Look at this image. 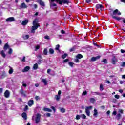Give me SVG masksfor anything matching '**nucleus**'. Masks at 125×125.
<instances>
[{"label": "nucleus", "mask_w": 125, "mask_h": 125, "mask_svg": "<svg viewBox=\"0 0 125 125\" xmlns=\"http://www.w3.org/2000/svg\"><path fill=\"white\" fill-rule=\"evenodd\" d=\"M113 19H115V20H117V21H120V20H122V18L120 17H117L115 15H122V13H121L118 9H115L113 12V14L111 15Z\"/></svg>", "instance_id": "f257e3e1"}, {"label": "nucleus", "mask_w": 125, "mask_h": 125, "mask_svg": "<svg viewBox=\"0 0 125 125\" xmlns=\"http://www.w3.org/2000/svg\"><path fill=\"white\" fill-rule=\"evenodd\" d=\"M41 114L37 113L36 115V117L35 118V123L36 124H39V122L41 121Z\"/></svg>", "instance_id": "f03ea898"}, {"label": "nucleus", "mask_w": 125, "mask_h": 125, "mask_svg": "<svg viewBox=\"0 0 125 125\" xmlns=\"http://www.w3.org/2000/svg\"><path fill=\"white\" fill-rule=\"evenodd\" d=\"M89 109H92V106H88L85 109V113L88 117H89V116H90V111H89Z\"/></svg>", "instance_id": "7ed1b4c3"}, {"label": "nucleus", "mask_w": 125, "mask_h": 125, "mask_svg": "<svg viewBox=\"0 0 125 125\" xmlns=\"http://www.w3.org/2000/svg\"><path fill=\"white\" fill-rule=\"evenodd\" d=\"M21 95H23L24 97H27V95L26 93H27V91H24L23 89H21L19 91Z\"/></svg>", "instance_id": "20e7f679"}, {"label": "nucleus", "mask_w": 125, "mask_h": 125, "mask_svg": "<svg viewBox=\"0 0 125 125\" xmlns=\"http://www.w3.org/2000/svg\"><path fill=\"white\" fill-rule=\"evenodd\" d=\"M19 7L21 9H25L26 8H28V6L26 5V3L23 2L22 3L21 5H20Z\"/></svg>", "instance_id": "39448f33"}, {"label": "nucleus", "mask_w": 125, "mask_h": 125, "mask_svg": "<svg viewBox=\"0 0 125 125\" xmlns=\"http://www.w3.org/2000/svg\"><path fill=\"white\" fill-rule=\"evenodd\" d=\"M117 62H118V59H117V58H116V56H114L113 58L111 60V63L113 65H115Z\"/></svg>", "instance_id": "423d86ee"}, {"label": "nucleus", "mask_w": 125, "mask_h": 125, "mask_svg": "<svg viewBox=\"0 0 125 125\" xmlns=\"http://www.w3.org/2000/svg\"><path fill=\"white\" fill-rule=\"evenodd\" d=\"M4 95L5 98H8L10 96V92L8 90H6L4 93Z\"/></svg>", "instance_id": "0eeeda50"}, {"label": "nucleus", "mask_w": 125, "mask_h": 125, "mask_svg": "<svg viewBox=\"0 0 125 125\" xmlns=\"http://www.w3.org/2000/svg\"><path fill=\"white\" fill-rule=\"evenodd\" d=\"M95 7L96 9H100L101 10H103V9H104L103 6L100 4L96 5Z\"/></svg>", "instance_id": "6e6552de"}, {"label": "nucleus", "mask_w": 125, "mask_h": 125, "mask_svg": "<svg viewBox=\"0 0 125 125\" xmlns=\"http://www.w3.org/2000/svg\"><path fill=\"white\" fill-rule=\"evenodd\" d=\"M60 3L61 5H62V4H63V3H64V4H69V3H70V1L68 0H62L60 2Z\"/></svg>", "instance_id": "1a4fd4ad"}, {"label": "nucleus", "mask_w": 125, "mask_h": 125, "mask_svg": "<svg viewBox=\"0 0 125 125\" xmlns=\"http://www.w3.org/2000/svg\"><path fill=\"white\" fill-rule=\"evenodd\" d=\"M6 22H13L15 21V19L13 17H9L6 19Z\"/></svg>", "instance_id": "9d476101"}, {"label": "nucleus", "mask_w": 125, "mask_h": 125, "mask_svg": "<svg viewBox=\"0 0 125 125\" xmlns=\"http://www.w3.org/2000/svg\"><path fill=\"white\" fill-rule=\"evenodd\" d=\"M38 3H39L41 6H43V7H44L45 6V4L44 3V2L42 1V0H37Z\"/></svg>", "instance_id": "9b49d317"}, {"label": "nucleus", "mask_w": 125, "mask_h": 125, "mask_svg": "<svg viewBox=\"0 0 125 125\" xmlns=\"http://www.w3.org/2000/svg\"><path fill=\"white\" fill-rule=\"evenodd\" d=\"M30 69H31L30 66H26L22 70V73H27V72H28L30 70Z\"/></svg>", "instance_id": "f8f14e48"}, {"label": "nucleus", "mask_w": 125, "mask_h": 125, "mask_svg": "<svg viewBox=\"0 0 125 125\" xmlns=\"http://www.w3.org/2000/svg\"><path fill=\"white\" fill-rule=\"evenodd\" d=\"M38 29V27L37 25H33L32 26L31 33H32V34H35V31Z\"/></svg>", "instance_id": "ddd939ff"}, {"label": "nucleus", "mask_w": 125, "mask_h": 125, "mask_svg": "<svg viewBox=\"0 0 125 125\" xmlns=\"http://www.w3.org/2000/svg\"><path fill=\"white\" fill-rule=\"evenodd\" d=\"M6 77H7V75H6L5 71L2 72V74L0 76V79H1L2 80V79H4V78H6Z\"/></svg>", "instance_id": "4468645a"}, {"label": "nucleus", "mask_w": 125, "mask_h": 125, "mask_svg": "<svg viewBox=\"0 0 125 125\" xmlns=\"http://www.w3.org/2000/svg\"><path fill=\"white\" fill-rule=\"evenodd\" d=\"M21 117L24 119V120H27L28 119L27 114L26 112H23L21 114Z\"/></svg>", "instance_id": "2eb2a0df"}, {"label": "nucleus", "mask_w": 125, "mask_h": 125, "mask_svg": "<svg viewBox=\"0 0 125 125\" xmlns=\"http://www.w3.org/2000/svg\"><path fill=\"white\" fill-rule=\"evenodd\" d=\"M8 48H9V45H8V43H6L5 44L3 47L4 51H6Z\"/></svg>", "instance_id": "dca6fc26"}, {"label": "nucleus", "mask_w": 125, "mask_h": 125, "mask_svg": "<svg viewBox=\"0 0 125 125\" xmlns=\"http://www.w3.org/2000/svg\"><path fill=\"white\" fill-rule=\"evenodd\" d=\"M33 104H34V100H30L28 101V105L29 107H32V106H33Z\"/></svg>", "instance_id": "f3484780"}, {"label": "nucleus", "mask_w": 125, "mask_h": 125, "mask_svg": "<svg viewBox=\"0 0 125 125\" xmlns=\"http://www.w3.org/2000/svg\"><path fill=\"white\" fill-rule=\"evenodd\" d=\"M39 22V19L36 18L33 21V26H36V25L38 24V22Z\"/></svg>", "instance_id": "a211bd4d"}, {"label": "nucleus", "mask_w": 125, "mask_h": 125, "mask_svg": "<svg viewBox=\"0 0 125 125\" xmlns=\"http://www.w3.org/2000/svg\"><path fill=\"white\" fill-rule=\"evenodd\" d=\"M28 23H29V20H25L22 21V22L21 23V25H22V26H26V25H27V24Z\"/></svg>", "instance_id": "6ab92c4d"}, {"label": "nucleus", "mask_w": 125, "mask_h": 125, "mask_svg": "<svg viewBox=\"0 0 125 125\" xmlns=\"http://www.w3.org/2000/svg\"><path fill=\"white\" fill-rule=\"evenodd\" d=\"M100 58V56L98 55L96 57H93L91 58V61H96L97 59H99Z\"/></svg>", "instance_id": "aec40b11"}, {"label": "nucleus", "mask_w": 125, "mask_h": 125, "mask_svg": "<svg viewBox=\"0 0 125 125\" xmlns=\"http://www.w3.org/2000/svg\"><path fill=\"white\" fill-rule=\"evenodd\" d=\"M0 54L2 56V57H3V58H5V57H6V55L4 53V51L3 50H2L0 51Z\"/></svg>", "instance_id": "412c9836"}, {"label": "nucleus", "mask_w": 125, "mask_h": 125, "mask_svg": "<svg viewBox=\"0 0 125 125\" xmlns=\"http://www.w3.org/2000/svg\"><path fill=\"white\" fill-rule=\"evenodd\" d=\"M43 111H44V112H52V110L51 109L47 107H44Z\"/></svg>", "instance_id": "4be33fe9"}, {"label": "nucleus", "mask_w": 125, "mask_h": 125, "mask_svg": "<svg viewBox=\"0 0 125 125\" xmlns=\"http://www.w3.org/2000/svg\"><path fill=\"white\" fill-rule=\"evenodd\" d=\"M50 7H53V6H57V4H56L54 2L51 1L50 2Z\"/></svg>", "instance_id": "5701e85b"}, {"label": "nucleus", "mask_w": 125, "mask_h": 125, "mask_svg": "<svg viewBox=\"0 0 125 125\" xmlns=\"http://www.w3.org/2000/svg\"><path fill=\"white\" fill-rule=\"evenodd\" d=\"M42 83H43L44 85H47V81L45 79H42L41 81Z\"/></svg>", "instance_id": "b1692460"}, {"label": "nucleus", "mask_w": 125, "mask_h": 125, "mask_svg": "<svg viewBox=\"0 0 125 125\" xmlns=\"http://www.w3.org/2000/svg\"><path fill=\"white\" fill-rule=\"evenodd\" d=\"M76 46H73V47L69 49V52H73V51H75V50H76Z\"/></svg>", "instance_id": "393cba45"}, {"label": "nucleus", "mask_w": 125, "mask_h": 125, "mask_svg": "<svg viewBox=\"0 0 125 125\" xmlns=\"http://www.w3.org/2000/svg\"><path fill=\"white\" fill-rule=\"evenodd\" d=\"M38 68H39V65H38V63H35L33 65V70H37Z\"/></svg>", "instance_id": "a878e982"}, {"label": "nucleus", "mask_w": 125, "mask_h": 125, "mask_svg": "<svg viewBox=\"0 0 125 125\" xmlns=\"http://www.w3.org/2000/svg\"><path fill=\"white\" fill-rule=\"evenodd\" d=\"M83 55L81 54H78L76 56V58H77V59H81V58H83Z\"/></svg>", "instance_id": "bb28decb"}, {"label": "nucleus", "mask_w": 125, "mask_h": 125, "mask_svg": "<svg viewBox=\"0 0 125 125\" xmlns=\"http://www.w3.org/2000/svg\"><path fill=\"white\" fill-rule=\"evenodd\" d=\"M97 115H98V112H97V110L96 109H95L94 110L93 116L94 117H96V116H97Z\"/></svg>", "instance_id": "cd10ccee"}, {"label": "nucleus", "mask_w": 125, "mask_h": 125, "mask_svg": "<svg viewBox=\"0 0 125 125\" xmlns=\"http://www.w3.org/2000/svg\"><path fill=\"white\" fill-rule=\"evenodd\" d=\"M49 52L50 54H54V50L51 48L49 49Z\"/></svg>", "instance_id": "c85d7f7f"}, {"label": "nucleus", "mask_w": 125, "mask_h": 125, "mask_svg": "<svg viewBox=\"0 0 125 125\" xmlns=\"http://www.w3.org/2000/svg\"><path fill=\"white\" fill-rule=\"evenodd\" d=\"M96 101V100H95V99H94V98H91L90 99V102L91 103H94V102H95Z\"/></svg>", "instance_id": "c756f323"}, {"label": "nucleus", "mask_w": 125, "mask_h": 125, "mask_svg": "<svg viewBox=\"0 0 125 125\" xmlns=\"http://www.w3.org/2000/svg\"><path fill=\"white\" fill-rule=\"evenodd\" d=\"M55 99H56V101H59L60 100V96L58 95H56L55 97Z\"/></svg>", "instance_id": "7c9ffc66"}, {"label": "nucleus", "mask_w": 125, "mask_h": 125, "mask_svg": "<svg viewBox=\"0 0 125 125\" xmlns=\"http://www.w3.org/2000/svg\"><path fill=\"white\" fill-rule=\"evenodd\" d=\"M51 1H52V2H54V1H55V2H56L57 3H59V4H60V1H61V0H51Z\"/></svg>", "instance_id": "2f4dec72"}, {"label": "nucleus", "mask_w": 125, "mask_h": 125, "mask_svg": "<svg viewBox=\"0 0 125 125\" xmlns=\"http://www.w3.org/2000/svg\"><path fill=\"white\" fill-rule=\"evenodd\" d=\"M60 111L61 113H65L66 112V109H65V108L62 107V108H60Z\"/></svg>", "instance_id": "473e14b6"}, {"label": "nucleus", "mask_w": 125, "mask_h": 125, "mask_svg": "<svg viewBox=\"0 0 125 125\" xmlns=\"http://www.w3.org/2000/svg\"><path fill=\"white\" fill-rule=\"evenodd\" d=\"M67 56H68V54L64 53L63 55H62V59H65Z\"/></svg>", "instance_id": "72a5a7b5"}, {"label": "nucleus", "mask_w": 125, "mask_h": 125, "mask_svg": "<svg viewBox=\"0 0 125 125\" xmlns=\"http://www.w3.org/2000/svg\"><path fill=\"white\" fill-rule=\"evenodd\" d=\"M121 117H122V115L121 114V113H119L118 114H117L116 116V119L117 120H120V119H121Z\"/></svg>", "instance_id": "f704fd0d"}, {"label": "nucleus", "mask_w": 125, "mask_h": 125, "mask_svg": "<svg viewBox=\"0 0 125 125\" xmlns=\"http://www.w3.org/2000/svg\"><path fill=\"white\" fill-rule=\"evenodd\" d=\"M47 53H48L47 49L44 48L43 50V54L44 55H47Z\"/></svg>", "instance_id": "c9c22d12"}, {"label": "nucleus", "mask_w": 125, "mask_h": 125, "mask_svg": "<svg viewBox=\"0 0 125 125\" xmlns=\"http://www.w3.org/2000/svg\"><path fill=\"white\" fill-rule=\"evenodd\" d=\"M102 62H103L104 64H108V61L106 59H103Z\"/></svg>", "instance_id": "e433bc0d"}, {"label": "nucleus", "mask_w": 125, "mask_h": 125, "mask_svg": "<svg viewBox=\"0 0 125 125\" xmlns=\"http://www.w3.org/2000/svg\"><path fill=\"white\" fill-rule=\"evenodd\" d=\"M100 89L101 91H103V90L104 89V88H103V85H102V84L100 85Z\"/></svg>", "instance_id": "4c0bfd02"}, {"label": "nucleus", "mask_w": 125, "mask_h": 125, "mask_svg": "<svg viewBox=\"0 0 125 125\" xmlns=\"http://www.w3.org/2000/svg\"><path fill=\"white\" fill-rule=\"evenodd\" d=\"M70 61V60L69 59H66L64 60L63 61L62 63H67Z\"/></svg>", "instance_id": "58836bf2"}, {"label": "nucleus", "mask_w": 125, "mask_h": 125, "mask_svg": "<svg viewBox=\"0 0 125 125\" xmlns=\"http://www.w3.org/2000/svg\"><path fill=\"white\" fill-rule=\"evenodd\" d=\"M12 52H13L12 49L10 48L8 52V54H12Z\"/></svg>", "instance_id": "ea45409f"}, {"label": "nucleus", "mask_w": 125, "mask_h": 125, "mask_svg": "<svg viewBox=\"0 0 125 125\" xmlns=\"http://www.w3.org/2000/svg\"><path fill=\"white\" fill-rule=\"evenodd\" d=\"M12 73H13V69L11 68L9 69V74H10V75H11V74H12Z\"/></svg>", "instance_id": "a19ab883"}, {"label": "nucleus", "mask_w": 125, "mask_h": 125, "mask_svg": "<svg viewBox=\"0 0 125 125\" xmlns=\"http://www.w3.org/2000/svg\"><path fill=\"white\" fill-rule=\"evenodd\" d=\"M59 47H60V45L59 44L57 45L55 48V50L58 51L59 50Z\"/></svg>", "instance_id": "79ce46f5"}, {"label": "nucleus", "mask_w": 125, "mask_h": 125, "mask_svg": "<svg viewBox=\"0 0 125 125\" xmlns=\"http://www.w3.org/2000/svg\"><path fill=\"white\" fill-rule=\"evenodd\" d=\"M28 109H29V107L28 106V105H26L25 108H24L23 110L24 111V112H26V111L28 110Z\"/></svg>", "instance_id": "37998d69"}, {"label": "nucleus", "mask_w": 125, "mask_h": 125, "mask_svg": "<svg viewBox=\"0 0 125 125\" xmlns=\"http://www.w3.org/2000/svg\"><path fill=\"white\" fill-rule=\"evenodd\" d=\"M75 119L76 120H80L81 119V116L80 115H76Z\"/></svg>", "instance_id": "c03bdc74"}, {"label": "nucleus", "mask_w": 125, "mask_h": 125, "mask_svg": "<svg viewBox=\"0 0 125 125\" xmlns=\"http://www.w3.org/2000/svg\"><path fill=\"white\" fill-rule=\"evenodd\" d=\"M45 116L47 117H50V116H51V114H50V113H46L45 114Z\"/></svg>", "instance_id": "a18cd8bd"}, {"label": "nucleus", "mask_w": 125, "mask_h": 125, "mask_svg": "<svg viewBox=\"0 0 125 125\" xmlns=\"http://www.w3.org/2000/svg\"><path fill=\"white\" fill-rule=\"evenodd\" d=\"M68 64L69 65V66H70V67H73V65H74V63H73L72 62H69L68 63Z\"/></svg>", "instance_id": "49530a36"}, {"label": "nucleus", "mask_w": 125, "mask_h": 125, "mask_svg": "<svg viewBox=\"0 0 125 125\" xmlns=\"http://www.w3.org/2000/svg\"><path fill=\"white\" fill-rule=\"evenodd\" d=\"M22 62H26V57L23 56L22 59L21 60Z\"/></svg>", "instance_id": "de8ad7c7"}, {"label": "nucleus", "mask_w": 125, "mask_h": 125, "mask_svg": "<svg viewBox=\"0 0 125 125\" xmlns=\"http://www.w3.org/2000/svg\"><path fill=\"white\" fill-rule=\"evenodd\" d=\"M35 48H36V50H38V49H40V48H41V46H40V45H37L35 47Z\"/></svg>", "instance_id": "09e8293b"}, {"label": "nucleus", "mask_w": 125, "mask_h": 125, "mask_svg": "<svg viewBox=\"0 0 125 125\" xmlns=\"http://www.w3.org/2000/svg\"><path fill=\"white\" fill-rule=\"evenodd\" d=\"M44 39H45V40H49L50 39L48 35H46V36H44Z\"/></svg>", "instance_id": "8fccbe9b"}, {"label": "nucleus", "mask_w": 125, "mask_h": 125, "mask_svg": "<svg viewBox=\"0 0 125 125\" xmlns=\"http://www.w3.org/2000/svg\"><path fill=\"white\" fill-rule=\"evenodd\" d=\"M114 97L116 98V99H119L120 98V96L119 95H115Z\"/></svg>", "instance_id": "3c124183"}, {"label": "nucleus", "mask_w": 125, "mask_h": 125, "mask_svg": "<svg viewBox=\"0 0 125 125\" xmlns=\"http://www.w3.org/2000/svg\"><path fill=\"white\" fill-rule=\"evenodd\" d=\"M82 118L84 119H86V116H85L84 114H82Z\"/></svg>", "instance_id": "603ef678"}, {"label": "nucleus", "mask_w": 125, "mask_h": 125, "mask_svg": "<svg viewBox=\"0 0 125 125\" xmlns=\"http://www.w3.org/2000/svg\"><path fill=\"white\" fill-rule=\"evenodd\" d=\"M38 64H39V65H40V64H42V60H39L38 62H37Z\"/></svg>", "instance_id": "864d4df0"}, {"label": "nucleus", "mask_w": 125, "mask_h": 125, "mask_svg": "<svg viewBox=\"0 0 125 125\" xmlns=\"http://www.w3.org/2000/svg\"><path fill=\"white\" fill-rule=\"evenodd\" d=\"M94 93H95V94H96L97 95H101V93H99V92H95Z\"/></svg>", "instance_id": "5fc2aeb1"}, {"label": "nucleus", "mask_w": 125, "mask_h": 125, "mask_svg": "<svg viewBox=\"0 0 125 125\" xmlns=\"http://www.w3.org/2000/svg\"><path fill=\"white\" fill-rule=\"evenodd\" d=\"M83 95H86L87 94V92L86 91H84L83 92Z\"/></svg>", "instance_id": "6e6d98bb"}, {"label": "nucleus", "mask_w": 125, "mask_h": 125, "mask_svg": "<svg viewBox=\"0 0 125 125\" xmlns=\"http://www.w3.org/2000/svg\"><path fill=\"white\" fill-rule=\"evenodd\" d=\"M52 110H53V111H54V112H55V111H56V109H55V107H54V106H51V107Z\"/></svg>", "instance_id": "4d7b16f0"}, {"label": "nucleus", "mask_w": 125, "mask_h": 125, "mask_svg": "<svg viewBox=\"0 0 125 125\" xmlns=\"http://www.w3.org/2000/svg\"><path fill=\"white\" fill-rule=\"evenodd\" d=\"M112 115H114V116H116V115H117V111H114L112 113Z\"/></svg>", "instance_id": "13d9d810"}, {"label": "nucleus", "mask_w": 125, "mask_h": 125, "mask_svg": "<svg viewBox=\"0 0 125 125\" xmlns=\"http://www.w3.org/2000/svg\"><path fill=\"white\" fill-rule=\"evenodd\" d=\"M75 62H76V63H79V62H80V60L76 59L75 60Z\"/></svg>", "instance_id": "bf43d9fd"}, {"label": "nucleus", "mask_w": 125, "mask_h": 125, "mask_svg": "<svg viewBox=\"0 0 125 125\" xmlns=\"http://www.w3.org/2000/svg\"><path fill=\"white\" fill-rule=\"evenodd\" d=\"M51 71V69H50V68L48 69L47 70V74H49V73H50Z\"/></svg>", "instance_id": "052dcab7"}, {"label": "nucleus", "mask_w": 125, "mask_h": 125, "mask_svg": "<svg viewBox=\"0 0 125 125\" xmlns=\"http://www.w3.org/2000/svg\"><path fill=\"white\" fill-rule=\"evenodd\" d=\"M105 107L104 105H102L101 106V109H102V110H105Z\"/></svg>", "instance_id": "680f3d73"}, {"label": "nucleus", "mask_w": 125, "mask_h": 125, "mask_svg": "<svg viewBox=\"0 0 125 125\" xmlns=\"http://www.w3.org/2000/svg\"><path fill=\"white\" fill-rule=\"evenodd\" d=\"M125 62H124L121 64V67H125Z\"/></svg>", "instance_id": "e2e57ef3"}, {"label": "nucleus", "mask_w": 125, "mask_h": 125, "mask_svg": "<svg viewBox=\"0 0 125 125\" xmlns=\"http://www.w3.org/2000/svg\"><path fill=\"white\" fill-rule=\"evenodd\" d=\"M2 91H3V89L2 88H0V94L2 93Z\"/></svg>", "instance_id": "0e129e2a"}, {"label": "nucleus", "mask_w": 125, "mask_h": 125, "mask_svg": "<svg viewBox=\"0 0 125 125\" xmlns=\"http://www.w3.org/2000/svg\"><path fill=\"white\" fill-rule=\"evenodd\" d=\"M61 93H62L61 91H60V90L58 91V95L59 96H60V95H61Z\"/></svg>", "instance_id": "69168bd1"}, {"label": "nucleus", "mask_w": 125, "mask_h": 125, "mask_svg": "<svg viewBox=\"0 0 125 125\" xmlns=\"http://www.w3.org/2000/svg\"><path fill=\"white\" fill-rule=\"evenodd\" d=\"M35 99L36 100H38L39 99H40V97H39L38 96H36L35 97Z\"/></svg>", "instance_id": "338daca9"}, {"label": "nucleus", "mask_w": 125, "mask_h": 125, "mask_svg": "<svg viewBox=\"0 0 125 125\" xmlns=\"http://www.w3.org/2000/svg\"><path fill=\"white\" fill-rule=\"evenodd\" d=\"M61 33H62V34H66V33L65 32V31H64V30H61Z\"/></svg>", "instance_id": "774afa93"}]
</instances>
